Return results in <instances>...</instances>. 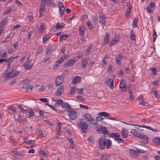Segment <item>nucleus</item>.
Returning a JSON list of instances; mask_svg holds the SVG:
<instances>
[{
  "instance_id": "13",
  "label": "nucleus",
  "mask_w": 160,
  "mask_h": 160,
  "mask_svg": "<svg viewBox=\"0 0 160 160\" xmlns=\"http://www.w3.org/2000/svg\"><path fill=\"white\" fill-rule=\"evenodd\" d=\"M76 62L74 59H71L64 64L65 67H68L72 66Z\"/></svg>"
},
{
  "instance_id": "7",
  "label": "nucleus",
  "mask_w": 160,
  "mask_h": 160,
  "mask_svg": "<svg viewBox=\"0 0 160 160\" xmlns=\"http://www.w3.org/2000/svg\"><path fill=\"white\" fill-rule=\"evenodd\" d=\"M67 111L69 112V117L71 120H74L76 119L78 116L77 111L72 110Z\"/></svg>"
},
{
  "instance_id": "33",
  "label": "nucleus",
  "mask_w": 160,
  "mask_h": 160,
  "mask_svg": "<svg viewBox=\"0 0 160 160\" xmlns=\"http://www.w3.org/2000/svg\"><path fill=\"white\" fill-rule=\"evenodd\" d=\"M51 36L48 35H45L43 38V43L46 42L48 39L51 38Z\"/></svg>"
},
{
  "instance_id": "64",
  "label": "nucleus",
  "mask_w": 160,
  "mask_h": 160,
  "mask_svg": "<svg viewBox=\"0 0 160 160\" xmlns=\"http://www.w3.org/2000/svg\"><path fill=\"white\" fill-rule=\"evenodd\" d=\"M80 107L81 108H84L86 110L88 109V107L82 104L80 105Z\"/></svg>"
},
{
  "instance_id": "12",
  "label": "nucleus",
  "mask_w": 160,
  "mask_h": 160,
  "mask_svg": "<svg viewBox=\"0 0 160 160\" xmlns=\"http://www.w3.org/2000/svg\"><path fill=\"white\" fill-rule=\"evenodd\" d=\"M99 22L102 25H104L106 24V18L105 16L103 15H101L99 16Z\"/></svg>"
},
{
  "instance_id": "15",
  "label": "nucleus",
  "mask_w": 160,
  "mask_h": 160,
  "mask_svg": "<svg viewBox=\"0 0 160 160\" xmlns=\"http://www.w3.org/2000/svg\"><path fill=\"white\" fill-rule=\"evenodd\" d=\"M119 88L122 89V90L125 91L127 89V85L125 84V80H121L119 85Z\"/></svg>"
},
{
  "instance_id": "38",
  "label": "nucleus",
  "mask_w": 160,
  "mask_h": 160,
  "mask_svg": "<svg viewBox=\"0 0 160 160\" xmlns=\"http://www.w3.org/2000/svg\"><path fill=\"white\" fill-rule=\"evenodd\" d=\"M45 7L40 6V9L39 11L40 17L42 15L43 12L45 11Z\"/></svg>"
},
{
  "instance_id": "14",
  "label": "nucleus",
  "mask_w": 160,
  "mask_h": 160,
  "mask_svg": "<svg viewBox=\"0 0 160 160\" xmlns=\"http://www.w3.org/2000/svg\"><path fill=\"white\" fill-rule=\"evenodd\" d=\"M64 88L63 86H60L57 89L56 92V95L57 96H60L63 92Z\"/></svg>"
},
{
  "instance_id": "18",
  "label": "nucleus",
  "mask_w": 160,
  "mask_h": 160,
  "mask_svg": "<svg viewBox=\"0 0 160 160\" xmlns=\"http://www.w3.org/2000/svg\"><path fill=\"white\" fill-rule=\"evenodd\" d=\"M128 131L124 128L122 130L121 135L123 138H126L128 137Z\"/></svg>"
},
{
  "instance_id": "19",
  "label": "nucleus",
  "mask_w": 160,
  "mask_h": 160,
  "mask_svg": "<svg viewBox=\"0 0 160 160\" xmlns=\"http://www.w3.org/2000/svg\"><path fill=\"white\" fill-rule=\"evenodd\" d=\"M109 137L110 138H119L121 137V136L118 133L112 132L109 134Z\"/></svg>"
},
{
  "instance_id": "27",
  "label": "nucleus",
  "mask_w": 160,
  "mask_h": 160,
  "mask_svg": "<svg viewBox=\"0 0 160 160\" xmlns=\"http://www.w3.org/2000/svg\"><path fill=\"white\" fill-rule=\"evenodd\" d=\"M130 38L132 40L135 41L136 39L135 32L133 30L130 31Z\"/></svg>"
},
{
  "instance_id": "57",
  "label": "nucleus",
  "mask_w": 160,
  "mask_h": 160,
  "mask_svg": "<svg viewBox=\"0 0 160 160\" xmlns=\"http://www.w3.org/2000/svg\"><path fill=\"white\" fill-rule=\"evenodd\" d=\"M7 22V21L6 19H3L2 20L1 22L0 25L1 26H4Z\"/></svg>"
},
{
  "instance_id": "10",
  "label": "nucleus",
  "mask_w": 160,
  "mask_h": 160,
  "mask_svg": "<svg viewBox=\"0 0 160 160\" xmlns=\"http://www.w3.org/2000/svg\"><path fill=\"white\" fill-rule=\"evenodd\" d=\"M138 99V101L140 104L146 106L149 105V104L148 102L144 101V98L143 96L140 95L139 96Z\"/></svg>"
},
{
  "instance_id": "28",
  "label": "nucleus",
  "mask_w": 160,
  "mask_h": 160,
  "mask_svg": "<svg viewBox=\"0 0 160 160\" xmlns=\"http://www.w3.org/2000/svg\"><path fill=\"white\" fill-rule=\"evenodd\" d=\"M65 24L63 23L58 22L56 26V28L58 29L62 28L65 26Z\"/></svg>"
},
{
  "instance_id": "22",
  "label": "nucleus",
  "mask_w": 160,
  "mask_h": 160,
  "mask_svg": "<svg viewBox=\"0 0 160 160\" xmlns=\"http://www.w3.org/2000/svg\"><path fill=\"white\" fill-rule=\"evenodd\" d=\"M110 36V34L108 32H106L104 39V44H108L109 39Z\"/></svg>"
},
{
  "instance_id": "62",
  "label": "nucleus",
  "mask_w": 160,
  "mask_h": 160,
  "mask_svg": "<svg viewBox=\"0 0 160 160\" xmlns=\"http://www.w3.org/2000/svg\"><path fill=\"white\" fill-rule=\"evenodd\" d=\"M32 31H30L28 33V36L27 39H28V40H30V39L31 38V36H32Z\"/></svg>"
},
{
  "instance_id": "60",
  "label": "nucleus",
  "mask_w": 160,
  "mask_h": 160,
  "mask_svg": "<svg viewBox=\"0 0 160 160\" xmlns=\"http://www.w3.org/2000/svg\"><path fill=\"white\" fill-rule=\"evenodd\" d=\"M19 72L18 71H17L14 73H12V74L11 76V78H13L16 76L18 75L19 74Z\"/></svg>"
},
{
  "instance_id": "4",
  "label": "nucleus",
  "mask_w": 160,
  "mask_h": 160,
  "mask_svg": "<svg viewBox=\"0 0 160 160\" xmlns=\"http://www.w3.org/2000/svg\"><path fill=\"white\" fill-rule=\"evenodd\" d=\"M131 132L134 136L139 137L145 140H148V138L147 135H144L143 133L140 132L138 130L135 129L131 130Z\"/></svg>"
},
{
  "instance_id": "6",
  "label": "nucleus",
  "mask_w": 160,
  "mask_h": 160,
  "mask_svg": "<svg viewBox=\"0 0 160 160\" xmlns=\"http://www.w3.org/2000/svg\"><path fill=\"white\" fill-rule=\"evenodd\" d=\"M30 55L28 56L26 62L23 64V66L26 70L30 69L32 68V65H30L31 61V60H30Z\"/></svg>"
},
{
  "instance_id": "17",
  "label": "nucleus",
  "mask_w": 160,
  "mask_h": 160,
  "mask_svg": "<svg viewBox=\"0 0 160 160\" xmlns=\"http://www.w3.org/2000/svg\"><path fill=\"white\" fill-rule=\"evenodd\" d=\"M128 8L127 9L126 16L127 17L130 16L131 14V3L129 2H127Z\"/></svg>"
},
{
  "instance_id": "16",
  "label": "nucleus",
  "mask_w": 160,
  "mask_h": 160,
  "mask_svg": "<svg viewBox=\"0 0 160 160\" xmlns=\"http://www.w3.org/2000/svg\"><path fill=\"white\" fill-rule=\"evenodd\" d=\"M107 83L111 89H112L114 88L113 85V80L111 79H108L106 81Z\"/></svg>"
},
{
  "instance_id": "61",
  "label": "nucleus",
  "mask_w": 160,
  "mask_h": 160,
  "mask_svg": "<svg viewBox=\"0 0 160 160\" xmlns=\"http://www.w3.org/2000/svg\"><path fill=\"white\" fill-rule=\"evenodd\" d=\"M15 3L19 5L20 7H22V4L21 2L18 0H16L15 1Z\"/></svg>"
},
{
  "instance_id": "53",
  "label": "nucleus",
  "mask_w": 160,
  "mask_h": 160,
  "mask_svg": "<svg viewBox=\"0 0 160 160\" xmlns=\"http://www.w3.org/2000/svg\"><path fill=\"white\" fill-rule=\"evenodd\" d=\"M77 92L79 94H82L83 93V88H81L80 89H77Z\"/></svg>"
},
{
  "instance_id": "50",
  "label": "nucleus",
  "mask_w": 160,
  "mask_h": 160,
  "mask_svg": "<svg viewBox=\"0 0 160 160\" xmlns=\"http://www.w3.org/2000/svg\"><path fill=\"white\" fill-rule=\"evenodd\" d=\"M62 123L61 122L58 123L56 129L58 130H61L62 128Z\"/></svg>"
},
{
  "instance_id": "3",
  "label": "nucleus",
  "mask_w": 160,
  "mask_h": 160,
  "mask_svg": "<svg viewBox=\"0 0 160 160\" xmlns=\"http://www.w3.org/2000/svg\"><path fill=\"white\" fill-rule=\"evenodd\" d=\"M83 119L85 120L90 124L93 125H97L98 123H97L95 119L92 117L89 114H85L83 116Z\"/></svg>"
},
{
  "instance_id": "20",
  "label": "nucleus",
  "mask_w": 160,
  "mask_h": 160,
  "mask_svg": "<svg viewBox=\"0 0 160 160\" xmlns=\"http://www.w3.org/2000/svg\"><path fill=\"white\" fill-rule=\"evenodd\" d=\"M129 153L131 156L136 157L138 156V152L134 149H130L129 151Z\"/></svg>"
},
{
  "instance_id": "41",
  "label": "nucleus",
  "mask_w": 160,
  "mask_h": 160,
  "mask_svg": "<svg viewBox=\"0 0 160 160\" xmlns=\"http://www.w3.org/2000/svg\"><path fill=\"white\" fill-rule=\"evenodd\" d=\"M108 58L107 55H106L102 60V65H104L105 64H107V59Z\"/></svg>"
},
{
  "instance_id": "26",
  "label": "nucleus",
  "mask_w": 160,
  "mask_h": 160,
  "mask_svg": "<svg viewBox=\"0 0 160 160\" xmlns=\"http://www.w3.org/2000/svg\"><path fill=\"white\" fill-rule=\"evenodd\" d=\"M81 78L80 77L77 76L74 78L72 80V82L74 84L78 83L80 82Z\"/></svg>"
},
{
  "instance_id": "44",
  "label": "nucleus",
  "mask_w": 160,
  "mask_h": 160,
  "mask_svg": "<svg viewBox=\"0 0 160 160\" xmlns=\"http://www.w3.org/2000/svg\"><path fill=\"white\" fill-rule=\"evenodd\" d=\"M8 109L12 110V112L14 113L16 112V108L12 106H9L8 107Z\"/></svg>"
},
{
  "instance_id": "35",
  "label": "nucleus",
  "mask_w": 160,
  "mask_h": 160,
  "mask_svg": "<svg viewBox=\"0 0 160 160\" xmlns=\"http://www.w3.org/2000/svg\"><path fill=\"white\" fill-rule=\"evenodd\" d=\"M43 51V48L41 46L39 47L38 49L37 50L36 54L37 55H39L41 53H42Z\"/></svg>"
},
{
  "instance_id": "25",
  "label": "nucleus",
  "mask_w": 160,
  "mask_h": 160,
  "mask_svg": "<svg viewBox=\"0 0 160 160\" xmlns=\"http://www.w3.org/2000/svg\"><path fill=\"white\" fill-rule=\"evenodd\" d=\"M98 131L99 132H101L105 134L108 133V132L106 130V127H105L104 128L101 127L98 128Z\"/></svg>"
},
{
  "instance_id": "29",
  "label": "nucleus",
  "mask_w": 160,
  "mask_h": 160,
  "mask_svg": "<svg viewBox=\"0 0 160 160\" xmlns=\"http://www.w3.org/2000/svg\"><path fill=\"white\" fill-rule=\"evenodd\" d=\"M85 30V28L83 27H80L79 28V34L81 36H83L84 35V32Z\"/></svg>"
},
{
  "instance_id": "48",
  "label": "nucleus",
  "mask_w": 160,
  "mask_h": 160,
  "mask_svg": "<svg viewBox=\"0 0 160 160\" xmlns=\"http://www.w3.org/2000/svg\"><path fill=\"white\" fill-rule=\"evenodd\" d=\"M87 24L88 27L90 29H92L93 28V27L90 22L88 21L87 22Z\"/></svg>"
},
{
  "instance_id": "54",
  "label": "nucleus",
  "mask_w": 160,
  "mask_h": 160,
  "mask_svg": "<svg viewBox=\"0 0 160 160\" xmlns=\"http://www.w3.org/2000/svg\"><path fill=\"white\" fill-rule=\"evenodd\" d=\"M39 153L45 157H47L48 156L47 154L43 151H40Z\"/></svg>"
},
{
  "instance_id": "47",
  "label": "nucleus",
  "mask_w": 160,
  "mask_h": 160,
  "mask_svg": "<svg viewBox=\"0 0 160 160\" xmlns=\"http://www.w3.org/2000/svg\"><path fill=\"white\" fill-rule=\"evenodd\" d=\"M118 39L117 40L114 39L112 40L111 42L110 43L109 45L111 46L117 43Z\"/></svg>"
},
{
  "instance_id": "40",
  "label": "nucleus",
  "mask_w": 160,
  "mask_h": 160,
  "mask_svg": "<svg viewBox=\"0 0 160 160\" xmlns=\"http://www.w3.org/2000/svg\"><path fill=\"white\" fill-rule=\"evenodd\" d=\"M114 140L118 143H124V142L123 139L122 138H114Z\"/></svg>"
},
{
  "instance_id": "8",
  "label": "nucleus",
  "mask_w": 160,
  "mask_h": 160,
  "mask_svg": "<svg viewBox=\"0 0 160 160\" xmlns=\"http://www.w3.org/2000/svg\"><path fill=\"white\" fill-rule=\"evenodd\" d=\"M13 72V68H8L7 69L6 72L4 74L5 79H8L11 78V76Z\"/></svg>"
},
{
  "instance_id": "30",
  "label": "nucleus",
  "mask_w": 160,
  "mask_h": 160,
  "mask_svg": "<svg viewBox=\"0 0 160 160\" xmlns=\"http://www.w3.org/2000/svg\"><path fill=\"white\" fill-rule=\"evenodd\" d=\"M69 35L68 34L61 35L60 36V41H61L62 40H65L67 38Z\"/></svg>"
},
{
  "instance_id": "46",
  "label": "nucleus",
  "mask_w": 160,
  "mask_h": 160,
  "mask_svg": "<svg viewBox=\"0 0 160 160\" xmlns=\"http://www.w3.org/2000/svg\"><path fill=\"white\" fill-rule=\"evenodd\" d=\"M12 8L11 7L9 9H7V10L5 11H4L3 12V14H6L9 13L11 11H12Z\"/></svg>"
},
{
  "instance_id": "63",
  "label": "nucleus",
  "mask_w": 160,
  "mask_h": 160,
  "mask_svg": "<svg viewBox=\"0 0 160 160\" xmlns=\"http://www.w3.org/2000/svg\"><path fill=\"white\" fill-rule=\"evenodd\" d=\"M153 93L155 96V97L158 98V91L157 90H154L153 91Z\"/></svg>"
},
{
  "instance_id": "42",
  "label": "nucleus",
  "mask_w": 160,
  "mask_h": 160,
  "mask_svg": "<svg viewBox=\"0 0 160 160\" xmlns=\"http://www.w3.org/2000/svg\"><path fill=\"white\" fill-rule=\"evenodd\" d=\"M138 21V19L135 18V19L133 21L132 23V26L133 28L137 27V23Z\"/></svg>"
},
{
  "instance_id": "23",
  "label": "nucleus",
  "mask_w": 160,
  "mask_h": 160,
  "mask_svg": "<svg viewBox=\"0 0 160 160\" xmlns=\"http://www.w3.org/2000/svg\"><path fill=\"white\" fill-rule=\"evenodd\" d=\"M123 58V55L122 54L120 53L116 58V63L117 64H120L121 63V61Z\"/></svg>"
},
{
  "instance_id": "51",
  "label": "nucleus",
  "mask_w": 160,
  "mask_h": 160,
  "mask_svg": "<svg viewBox=\"0 0 160 160\" xmlns=\"http://www.w3.org/2000/svg\"><path fill=\"white\" fill-rule=\"evenodd\" d=\"M129 98L131 100H132L133 99L134 95L133 94V92L131 91L130 90H129Z\"/></svg>"
},
{
  "instance_id": "36",
  "label": "nucleus",
  "mask_w": 160,
  "mask_h": 160,
  "mask_svg": "<svg viewBox=\"0 0 160 160\" xmlns=\"http://www.w3.org/2000/svg\"><path fill=\"white\" fill-rule=\"evenodd\" d=\"M62 107L63 108H71V107L67 103L62 102Z\"/></svg>"
},
{
  "instance_id": "37",
  "label": "nucleus",
  "mask_w": 160,
  "mask_h": 160,
  "mask_svg": "<svg viewBox=\"0 0 160 160\" xmlns=\"http://www.w3.org/2000/svg\"><path fill=\"white\" fill-rule=\"evenodd\" d=\"M99 116L103 117H108L109 116V114L106 112H102L98 114Z\"/></svg>"
},
{
  "instance_id": "55",
  "label": "nucleus",
  "mask_w": 160,
  "mask_h": 160,
  "mask_svg": "<svg viewBox=\"0 0 160 160\" xmlns=\"http://www.w3.org/2000/svg\"><path fill=\"white\" fill-rule=\"evenodd\" d=\"M57 5L58 6L59 8H62V7H64V6L63 3H62L61 2H58L57 3Z\"/></svg>"
},
{
  "instance_id": "21",
  "label": "nucleus",
  "mask_w": 160,
  "mask_h": 160,
  "mask_svg": "<svg viewBox=\"0 0 160 160\" xmlns=\"http://www.w3.org/2000/svg\"><path fill=\"white\" fill-rule=\"evenodd\" d=\"M153 142L155 145L160 146V138L155 137L153 139Z\"/></svg>"
},
{
  "instance_id": "59",
  "label": "nucleus",
  "mask_w": 160,
  "mask_h": 160,
  "mask_svg": "<svg viewBox=\"0 0 160 160\" xmlns=\"http://www.w3.org/2000/svg\"><path fill=\"white\" fill-rule=\"evenodd\" d=\"M45 26L42 23H41L40 25V27L39 28V31L41 32H42L43 29H44Z\"/></svg>"
},
{
  "instance_id": "56",
  "label": "nucleus",
  "mask_w": 160,
  "mask_h": 160,
  "mask_svg": "<svg viewBox=\"0 0 160 160\" xmlns=\"http://www.w3.org/2000/svg\"><path fill=\"white\" fill-rule=\"evenodd\" d=\"M76 88L75 87H72L71 88L70 92L73 95L75 92Z\"/></svg>"
},
{
  "instance_id": "2",
  "label": "nucleus",
  "mask_w": 160,
  "mask_h": 160,
  "mask_svg": "<svg viewBox=\"0 0 160 160\" xmlns=\"http://www.w3.org/2000/svg\"><path fill=\"white\" fill-rule=\"evenodd\" d=\"M78 125L81 130V131L82 133H85L87 132V129L88 125L84 119L80 118L79 120Z\"/></svg>"
},
{
  "instance_id": "58",
  "label": "nucleus",
  "mask_w": 160,
  "mask_h": 160,
  "mask_svg": "<svg viewBox=\"0 0 160 160\" xmlns=\"http://www.w3.org/2000/svg\"><path fill=\"white\" fill-rule=\"evenodd\" d=\"M92 20L93 22H96L98 19V18L95 16H93L92 17Z\"/></svg>"
},
{
  "instance_id": "32",
  "label": "nucleus",
  "mask_w": 160,
  "mask_h": 160,
  "mask_svg": "<svg viewBox=\"0 0 160 160\" xmlns=\"http://www.w3.org/2000/svg\"><path fill=\"white\" fill-rule=\"evenodd\" d=\"M92 47V44H90L87 48L85 54L86 55H88L89 54L91 51Z\"/></svg>"
},
{
  "instance_id": "11",
  "label": "nucleus",
  "mask_w": 160,
  "mask_h": 160,
  "mask_svg": "<svg viewBox=\"0 0 160 160\" xmlns=\"http://www.w3.org/2000/svg\"><path fill=\"white\" fill-rule=\"evenodd\" d=\"M33 87L32 85L30 86L29 83L28 82H24L22 86V88L26 89L27 91L28 92H31Z\"/></svg>"
},
{
  "instance_id": "49",
  "label": "nucleus",
  "mask_w": 160,
  "mask_h": 160,
  "mask_svg": "<svg viewBox=\"0 0 160 160\" xmlns=\"http://www.w3.org/2000/svg\"><path fill=\"white\" fill-rule=\"evenodd\" d=\"M103 118L99 116H97L96 118V120L95 121L97 122H100L103 120Z\"/></svg>"
},
{
  "instance_id": "34",
  "label": "nucleus",
  "mask_w": 160,
  "mask_h": 160,
  "mask_svg": "<svg viewBox=\"0 0 160 160\" xmlns=\"http://www.w3.org/2000/svg\"><path fill=\"white\" fill-rule=\"evenodd\" d=\"M56 101L57 102L55 104V105L56 106H60L61 105H62L63 102V101L60 99H57Z\"/></svg>"
},
{
  "instance_id": "45",
  "label": "nucleus",
  "mask_w": 160,
  "mask_h": 160,
  "mask_svg": "<svg viewBox=\"0 0 160 160\" xmlns=\"http://www.w3.org/2000/svg\"><path fill=\"white\" fill-rule=\"evenodd\" d=\"M65 8L62 7V8H59V12L61 16H62L65 12Z\"/></svg>"
},
{
  "instance_id": "9",
  "label": "nucleus",
  "mask_w": 160,
  "mask_h": 160,
  "mask_svg": "<svg viewBox=\"0 0 160 160\" xmlns=\"http://www.w3.org/2000/svg\"><path fill=\"white\" fill-rule=\"evenodd\" d=\"M64 78L63 75H59L57 76L56 79V84L57 86L61 84L64 80Z\"/></svg>"
},
{
  "instance_id": "39",
  "label": "nucleus",
  "mask_w": 160,
  "mask_h": 160,
  "mask_svg": "<svg viewBox=\"0 0 160 160\" xmlns=\"http://www.w3.org/2000/svg\"><path fill=\"white\" fill-rule=\"evenodd\" d=\"M68 58V57L67 56H65V55L61 57L60 58L58 61L59 62L61 63L62 62L65 60L67 59Z\"/></svg>"
},
{
  "instance_id": "52",
  "label": "nucleus",
  "mask_w": 160,
  "mask_h": 160,
  "mask_svg": "<svg viewBox=\"0 0 160 160\" xmlns=\"http://www.w3.org/2000/svg\"><path fill=\"white\" fill-rule=\"evenodd\" d=\"M12 58H9L8 59H3V62H7V63L8 62H12Z\"/></svg>"
},
{
  "instance_id": "24",
  "label": "nucleus",
  "mask_w": 160,
  "mask_h": 160,
  "mask_svg": "<svg viewBox=\"0 0 160 160\" xmlns=\"http://www.w3.org/2000/svg\"><path fill=\"white\" fill-rule=\"evenodd\" d=\"M88 62V60L87 58L83 59L81 63V66L83 68H85Z\"/></svg>"
},
{
  "instance_id": "5",
  "label": "nucleus",
  "mask_w": 160,
  "mask_h": 160,
  "mask_svg": "<svg viewBox=\"0 0 160 160\" xmlns=\"http://www.w3.org/2000/svg\"><path fill=\"white\" fill-rule=\"evenodd\" d=\"M18 108L20 109L22 112L26 113H28L29 114V115L28 116V118L32 117L34 115V112L32 109L25 110L22 108V105L21 104H19L18 106Z\"/></svg>"
},
{
  "instance_id": "31",
  "label": "nucleus",
  "mask_w": 160,
  "mask_h": 160,
  "mask_svg": "<svg viewBox=\"0 0 160 160\" xmlns=\"http://www.w3.org/2000/svg\"><path fill=\"white\" fill-rule=\"evenodd\" d=\"M18 121L20 122H24L26 120L25 118L23 117L21 114L18 115Z\"/></svg>"
},
{
  "instance_id": "43",
  "label": "nucleus",
  "mask_w": 160,
  "mask_h": 160,
  "mask_svg": "<svg viewBox=\"0 0 160 160\" xmlns=\"http://www.w3.org/2000/svg\"><path fill=\"white\" fill-rule=\"evenodd\" d=\"M52 49V47L51 46L48 47L46 50V53L48 54H50L51 53V51Z\"/></svg>"
},
{
  "instance_id": "1",
  "label": "nucleus",
  "mask_w": 160,
  "mask_h": 160,
  "mask_svg": "<svg viewBox=\"0 0 160 160\" xmlns=\"http://www.w3.org/2000/svg\"><path fill=\"white\" fill-rule=\"evenodd\" d=\"M98 147L101 150H103L106 146L107 149L111 148L112 145L111 141L109 139H107L105 135H103L99 137L98 141Z\"/></svg>"
}]
</instances>
